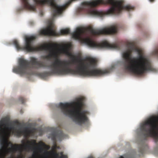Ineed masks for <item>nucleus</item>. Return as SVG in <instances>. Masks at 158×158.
Returning <instances> with one entry per match:
<instances>
[{
    "label": "nucleus",
    "instance_id": "nucleus-15",
    "mask_svg": "<svg viewBox=\"0 0 158 158\" xmlns=\"http://www.w3.org/2000/svg\"><path fill=\"white\" fill-rule=\"evenodd\" d=\"M57 148H58V147L56 144H55L54 145H53V146L52 147V149L53 151L52 152V156H54L53 154V152H56V151L55 150Z\"/></svg>",
    "mask_w": 158,
    "mask_h": 158
},
{
    "label": "nucleus",
    "instance_id": "nucleus-5",
    "mask_svg": "<svg viewBox=\"0 0 158 158\" xmlns=\"http://www.w3.org/2000/svg\"><path fill=\"white\" fill-rule=\"evenodd\" d=\"M82 100L79 98L76 102L73 103H60L59 107L64 114L69 116L77 124L81 125L87 122V115L88 112L82 110Z\"/></svg>",
    "mask_w": 158,
    "mask_h": 158
},
{
    "label": "nucleus",
    "instance_id": "nucleus-1",
    "mask_svg": "<svg viewBox=\"0 0 158 158\" xmlns=\"http://www.w3.org/2000/svg\"><path fill=\"white\" fill-rule=\"evenodd\" d=\"M30 60L29 62L23 58L19 59V65L13 69V72L22 75L31 74V73L28 71L30 63L32 67L35 69L47 68L51 69V71L44 72L40 74V76L43 78L53 74L65 75L77 74L84 76L90 77L100 76L106 73V69H96L89 70L94 68L97 62L96 60L92 57H87L85 63L80 59L79 62L81 64L76 70L69 68L71 64L69 61L58 58H56L48 66L44 62L38 61L37 59L35 57H30Z\"/></svg>",
    "mask_w": 158,
    "mask_h": 158
},
{
    "label": "nucleus",
    "instance_id": "nucleus-17",
    "mask_svg": "<svg viewBox=\"0 0 158 158\" xmlns=\"http://www.w3.org/2000/svg\"><path fill=\"white\" fill-rule=\"evenodd\" d=\"M156 54H158V50H156Z\"/></svg>",
    "mask_w": 158,
    "mask_h": 158
},
{
    "label": "nucleus",
    "instance_id": "nucleus-3",
    "mask_svg": "<svg viewBox=\"0 0 158 158\" xmlns=\"http://www.w3.org/2000/svg\"><path fill=\"white\" fill-rule=\"evenodd\" d=\"M127 46L128 49L123 54L125 60L123 66L125 70L137 75L153 70L150 60L142 55L141 50L136 47L133 42H128Z\"/></svg>",
    "mask_w": 158,
    "mask_h": 158
},
{
    "label": "nucleus",
    "instance_id": "nucleus-16",
    "mask_svg": "<svg viewBox=\"0 0 158 158\" xmlns=\"http://www.w3.org/2000/svg\"><path fill=\"white\" fill-rule=\"evenodd\" d=\"M19 101L21 102L22 103H24L26 101V99L22 97H20L19 98Z\"/></svg>",
    "mask_w": 158,
    "mask_h": 158
},
{
    "label": "nucleus",
    "instance_id": "nucleus-2",
    "mask_svg": "<svg viewBox=\"0 0 158 158\" xmlns=\"http://www.w3.org/2000/svg\"><path fill=\"white\" fill-rule=\"evenodd\" d=\"M124 2L119 0H92L82 3L81 10L88 15L100 17L108 15H117L123 10L129 11L134 7L124 6Z\"/></svg>",
    "mask_w": 158,
    "mask_h": 158
},
{
    "label": "nucleus",
    "instance_id": "nucleus-10",
    "mask_svg": "<svg viewBox=\"0 0 158 158\" xmlns=\"http://www.w3.org/2000/svg\"><path fill=\"white\" fill-rule=\"evenodd\" d=\"M64 134L62 131L59 132H54L51 134V138L53 142L56 143L57 140L61 141L64 138Z\"/></svg>",
    "mask_w": 158,
    "mask_h": 158
},
{
    "label": "nucleus",
    "instance_id": "nucleus-6",
    "mask_svg": "<svg viewBox=\"0 0 158 158\" xmlns=\"http://www.w3.org/2000/svg\"><path fill=\"white\" fill-rule=\"evenodd\" d=\"M72 38L82 43L86 44L89 47L98 48H118L119 45L117 43L110 44L107 41L98 42L93 40L90 37L87 35V32L80 28L71 34Z\"/></svg>",
    "mask_w": 158,
    "mask_h": 158
},
{
    "label": "nucleus",
    "instance_id": "nucleus-13",
    "mask_svg": "<svg viewBox=\"0 0 158 158\" xmlns=\"http://www.w3.org/2000/svg\"><path fill=\"white\" fill-rule=\"evenodd\" d=\"M60 32L62 35L69 34L70 33V30L69 28L63 29L60 30Z\"/></svg>",
    "mask_w": 158,
    "mask_h": 158
},
{
    "label": "nucleus",
    "instance_id": "nucleus-9",
    "mask_svg": "<svg viewBox=\"0 0 158 158\" xmlns=\"http://www.w3.org/2000/svg\"><path fill=\"white\" fill-rule=\"evenodd\" d=\"M39 34L40 35L47 36H56L57 35L55 27L52 25L46 28L40 30Z\"/></svg>",
    "mask_w": 158,
    "mask_h": 158
},
{
    "label": "nucleus",
    "instance_id": "nucleus-12",
    "mask_svg": "<svg viewBox=\"0 0 158 158\" xmlns=\"http://www.w3.org/2000/svg\"><path fill=\"white\" fill-rule=\"evenodd\" d=\"M158 121V117H155V139L156 140H158V133L156 130H158V125L157 123Z\"/></svg>",
    "mask_w": 158,
    "mask_h": 158
},
{
    "label": "nucleus",
    "instance_id": "nucleus-7",
    "mask_svg": "<svg viewBox=\"0 0 158 158\" xmlns=\"http://www.w3.org/2000/svg\"><path fill=\"white\" fill-rule=\"evenodd\" d=\"M12 130L15 135L18 137L23 135L25 138L30 136L34 132V129H29L27 127H25L23 130H22L21 128H15L9 123L8 118H5L2 119L0 121V138L7 133L10 134Z\"/></svg>",
    "mask_w": 158,
    "mask_h": 158
},
{
    "label": "nucleus",
    "instance_id": "nucleus-4",
    "mask_svg": "<svg viewBox=\"0 0 158 158\" xmlns=\"http://www.w3.org/2000/svg\"><path fill=\"white\" fill-rule=\"evenodd\" d=\"M37 36L35 35L27 36L25 38V43L24 46L21 47L17 40L13 41V43L18 50H24L27 52H34L43 50L49 52V54L42 56L43 59H49L52 57L56 58L58 54H63L70 56V47L67 45H61L56 43H52L41 45L37 47L32 45L33 41Z\"/></svg>",
    "mask_w": 158,
    "mask_h": 158
},
{
    "label": "nucleus",
    "instance_id": "nucleus-11",
    "mask_svg": "<svg viewBox=\"0 0 158 158\" xmlns=\"http://www.w3.org/2000/svg\"><path fill=\"white\" fill-rule=\"evenodd\" d=\"M53 154L56 158H68V157L66 155L63 154V152L57 153L54 152H53Z\"/></svg>",
    "mask_w": 158,
    "mask_h": 158
},
{
    "label": "nucleus",
    "instance_id": "nucleus-18",
    "mask_svg": "<svg viewBox=\"0 0 158 158\" xmlns=\"http://www.w3.org/2000/svg\"><path fill=\"white\" fill-rule=\"evenodd\" d=\"M149 0L151 2H154V0Z\"/></svg>",
    "mask_w": 158,
    "mask_h": 158
},
{
    "label": "nucleus",
    "instance_id": "nucleus-19",
    "mask_svg": "<svg viewBox=\"0 0 158 158\" xmlns=\"http://www.w3.org/2000/svg\"><path fill=\"white\" fill-rule=\"evenodd\" d=\"M120 158H124L123 156H121Z\"/></svg>",
    "mask_w": 158,
    "mask_h": 158
},
{
    "label": "nucleus",
    "instance_id": "nucleus-14",
    "mask_svg": "<svg viewBox=\"0 0 158 158\" xmlns=\"http://www.w3.org/2000/svg\"><path fill=\"white\" fill-rule=\"evenodd\" d=\"M78 59L77 58L75 57L74 56H72V63L73 64H75L78 62Z\"/></svg>",
    "mask_w": 158,
    "mask_h": 158
},
{
    "label": "nucleus",
    "instance_id": "nucleus-8",
    "mask_svg": "<svg viewBox=\"0 0 158 158\" xmlns=\"http://www.w3.org/2000/svg\"><path fill=\"white\" fill-rule=\"evenodd\" d=\"M118 26L117 25L111 26L108 28H104L100 30L94 29L89 27L88 30L91 35L96 36L101 35H112L116 33L117 31Z\"/></svg>",
    "mask_w": 158,
    "mask_h": 158
}]
</instances>
